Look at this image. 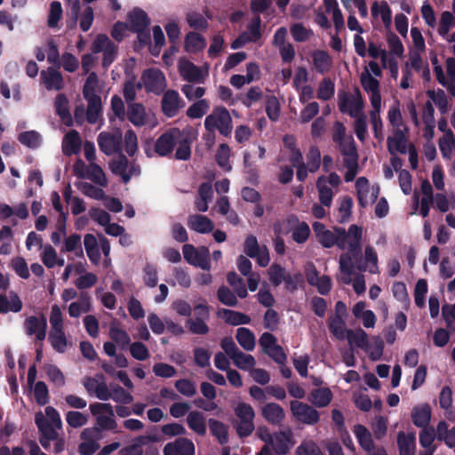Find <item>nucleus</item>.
Listing matches in <instances>:
<instances>
[{
	"label": "nucleus",
	"mask_w": 455,
	"mask_h": 455,
	"mask_svg": "<svg viewBox=\"0 0 455 455\" xmlns=\"http://www.w3.org/2000/svg\"><path fill=\"white\" fill-rule=\"evenodd\" d=\"M236 340L246 351H252L255 347V336L253 332L245 327H240L236 331Z\"/></svg>",
	"instance_id": "44"
},
{
	"label": "nucleus",
	"mask_w": 455,
	"mask_h": 455,
	"mask_svg": "<svg viewBox=\"0 0 455 455\" xmlns=\"http://www.w3.org/2000/svg\"><path fill=\"white\" fill-rule=\"evenodd\" d=\"M197 137L196 131L191 126L179 130V138L176 140L175 158L186 161L191 156V145Z\"/></svg>",
	"instance_id": "10"
},
{
	"label": "nucleus",
	"mask_w": 455,
	"mask_h": 455,
	"mask_svg": "<svg viewBox=\"0 0 455 455\" xmlns=\"http://www.w3.org/2000/svg\"><path fill=\"white\" fill-rule=\"evenodd\" d=\"M109 336L122 349H124L131 343L129 334L124 330L116 326L115 323L110 325Z\"/></svg>",
	"instance_id": "51"
},
{
	"label": "nucleus",
	"mask_w": 455,
	"mask_h": 455,
	"mask_svg": "<svg viewBox=\"0 0 455 455\" xmlns=\"http://www.w3.org/2000/svg\"><path fill=\"white\" fill-rule=\"evenodd\" d=\"M427 95L431 101L438 108L441 113L444 114L448 111L449 103L444 92L441 89L428 90Z\"/></svg>",
	"instance_id": "52"
},
{
	"label": "nucleus",
	"mask_w": 455,
	"mask_h": 455,
	"mask_svg": "<svg viewBox=\"0 0 455 455\" xmlns=\"http://www.w3.org/2000/svg\"><path fill=\"white\" fill-rule=\"evenodd\" d=\"M444 82L439 83L445 87L451 95L455 96V57H448L445 60Z\"/></svg>",
	"instance_id": "38"
},
{
	"label": "nucleus",
	"mask_w": 455,
	"mask_h": 455,
	"mask_svg": "<svg viewBox=\"0 0 455 455\" xmlns=\"http://www.w3.org/2000/svg\"><path fill=\"white\" fill-rule=\"evenodd\" d=\"M371 15L374 20H380L387 29H390L392 25V12L386 1H375L371 8Z\"/></svg>",
	"instance_id": "25"
},
{
	"label": "nucleus",
	"mask_w": 455,
	"mask_h": 455,
	"mask_svg": "<svg viewBox=\"0 0 455 455\" xmlns=\"http://www.w3.org/2000/svg\"><path fill=\"white\" fill-rule=\"evenodd\" d=\"M353 431L362 449L370 455H375L376 446L369 429L362 424H356L354 426Z\"/></svg>",
	"instance_id": "22"
},
{
	"label": "nucleus",
	"mask_w": 455,
	"mask_h": 455,
	"mask_svg": "<svg viewBox=\"0 0 455 455\" xmlns=\"http://www.w3.org/2000/svg\"><path fill=\"white\" fill-rule=\"evenodd\" d=\"M18 140L28 148H36L40 146L42 138L37 132L28 131L20 133L18 137Z\"/></svg>",
	"instance_id": "60"
},
{
	"label": "nucleus",
	"mask_w": 455,
	"mask_h": 455,
	"mask_svg": "<svg viewBox=\"0 0 455 455\" xmlns=\"http://www.w3.org/2000/svg\"><path fill=\"white\" fill-rule=\"evenodd\" d=\"M187 423L188 427L198 435L204 436L206 435V423L202 412L197 411L189 412L187 417Z\"/></svg>",
	"instance_id": "34"
},
{
	"label": "nucleus",
	"mask_w": 455,
	"mask_h": 455,
	"mask_svg": "<svg viewBox=\"0 0 455 455\" xmlns=\"http://www.w3.org/2000/svg\"><path fill=\"white\" fill-rule=\"evenodd\" d=\"M35 423L41 434L39 442L44 449H47L50 445V441L58 439V433L41 412L36 414Z\"/></svg>",
	"instance_id": "18"
},
{
	"label": "nucleus",
	"mask_w": 455,
	"mask_h": 455,
	"mask_svg": "<svg viewBox=\"0 0 455 455\" xmlns=\"http://www.w3.org/2000/svg\"><path fill=\"white\" fill-rule=\"evenodd\" d=\"M438 147L443 158L451 160L455 152V135H442L438 139Z\"/></svg>",
	"instance_id": "43"
},
{
	"label": "nucleus",
	"mask_w": 455,
	"mask_h": 455,
	"mask_svg": "<svg viewBox=\"0 0 455 455\" xmlns=\"http://www.w3.org/2000/svg\"><path fill=\"white\" fill-rule=\"evenodd\" d=\"M182 251L184 259L188 263L204 270H210L211 263L207 248L202 247L200 250H196L192 244L187 243L183 245Z\"/></svg>",
	"instance_id": "13"
},
{
	"label": "nucleus",
	"mask_w": 455,
	"mask_h": 455,
	"mask_svg": "<svg viewBox=\"0 0 455 455\" xmlns=\"http://www.w3.org/2000/svg\"><path fill=\"white\" fill-rule=\"evenodd\" d=\"M291 34L296 42H305L309 40L314 35L310 28L304 26L302 23H294L291 26Z\"/></svg>",
	"instance_id": "57"
},
{
	"label": "nucleus",
	"mask_w": 455,
	"mask_h": 455,
	"mask_svg": "<svg viewBox=\"0 0 455 455\" xmlns=\"http://www.w3.org/2000/svg\"><path fill=\"white\" fill-rule=\"evenodd\" d=\"M204 127L210 132L218 131L223 136H229L233 130L232 117L224 107H217L204 119Z\"/></svg>",
	"instance_id": "5"
},
{
	"label": "nucleus",
	"mask_w": 455,
	"mask_h": 455,
	"mask_svg": "<svg viewBox=\"0 0 455 455\" xmlns=\"http://www.w3.org/2000/svg\"><path fill=\"white\" fill-rule=\"evenodd\" d=\"M11 300L4 293L0 294V314H6L9 311L18 313L22 309V301L17 293L10 292Z\"/></svg>",
	"instance_id": "33"
},
{
	"label": "nucleus",
	"mask_w": 455,
	"mask_h": 455,
	"mask_svg": "<svg viewBox=\"0 0 455 455\" xmlns=\"http://www.w3.org/2000/svg\"><path fill=\"white\" fill-rule=\"evenodd\" d=\"M62 6L58 1H52L50 4L47 24L50 28H57L59 21L62 18Z\"/></svg>",
	"instance_id": "62"
},
{
	"label": "nucleus",
	"mask_w": 455,
	"mask_h": 455,
	"mask_svg": "<svg viewBox=\"0 0 455 455\" xmlns=\"http://www.w3.org/2000/svg\"><path fill=\"white\" fill-rule=\"evenodd\" d=\"M48 339L55 351L65 353L68 347V340L64 330L51 331Z\"/></svg>",
	"instance_id": "47"
},
{
	"label": "nucleus",
	"mask_w": 455,
	"mask_h": 455,
	"mask_svg": "<svg viewBox=\"0 0 455 455\" xmlns=\"http://www.w3.org/2000/svg\"><path fill=\"white\" fill-rule=\"evenodd\" d=\"M91 49L94 53L103 52L102 65L104 68L108 67L113 62L116 54L115 44L105 35L97 36L92 44Z\"/></svg>",
	"instance_id": "15"
},
{
	"label": "nucleus",
	"mask_w": 455,
	"mask_h": 455,
	"mask_svg": "<svg viewBox=\"0 0 455 455\" xmlns=\"http://www.w3.org/2000/svg\"><path fill=\"white\" fill-rule=\"evenodd\" d=\"M206 46L205 39L199 34L190 32L186 36L185 47L188 52H196Z\"/></svg>",
	"instance_id": "50"
},
{
	"label": "nucleus",
	"mask_w": 455,
	"mask_h": 455,
	"mask_svg": "<svg viewBox=\"0 0 455 455\" xmlns=\"http://www.w3.org/2000/svg\"><path fill=\"white\" fill-rule=\"evenodd\" d=\"M0 215L2 218L14 217L25 220L28 216V210L24 203H20L13 208L5 204H0Z\"/></svg>",
	"instance_id": "39"
},
{
	"label": "nucleus",
	"mask_w": 455,
	"mask_h": 455,
	"mask_svg": "<svg viewBox=\"0 0 455 455\" xmlns=\"http://www.w3.org/2000/svg\"><path fill=\"white\" fill-rule=\"evenodd\" d=\"M347 339L351 345H355L359 348L368 350L369 339L367 333L361 328L355 331L347 330Z\"/></svg>",
	"instance_id": "46"
},
{
	"label": "nucleus",
	"mask_w": 455,
	"mask_h": 455,
	"mask_svg": "<svg viewBox=\"0 0 455 455\" xmlns=\"http://www.w3.org/2000/svg\"><path fill=\"white\" fill-rule=\"evenodd\" d=\"M311 396L314 405L318 408H323L331 402L332 393L329 387H322L314 389L311 392Z\"/></svg>",
	"instance_id": "48"
},
{
	"label": "nucleus",
	"mask_w": 455,
	"mask_h": 455,
	"mask_svg": "<svg viewBox=\"0 0 455 455\" xmlns=\"http://www.w3.org/2000/svg\"><path fill=\"white\" fill-rule=\"evenodd\" d=\"M44 323H47L46 318L42 315L38 318L36 315L28 316L24 322V327L28 335L32 336L41 330Z\"/></svg>",
	"instance_id": "64"
},
{
	"label": "nucleus",
	"mask_w": 455,
	"mask_h": 455,
	"mask_svg": "<svg viewBox=\"0 0 455 455\" xmlns=\"http://www.w3.org/2000/svg\"><path fill=\"white\" fill-rule=\"evenodd\" d=\"M156 435H140L136 437L132 443L124 447L120 451L121 455H142L143 446L148 445L149 443L157 442Z\"/></svg>",
	"instance_id": "27"
},
{
	"label": "nucleus",
	"mask_w": 455,
	"mask_h": 455,
	"mask_svg": "<svg viewBox=\"0 0 455 455\" xmlns=\"http://www.w3.org/2000/svg\"><path fill=\"white\" fill-rule=\"evenodd\" d=\"M178 128H172L161 135L155 143V151L157 155L164 156L172 153L179 138Z\"/></svg>",
	"instance_id": "19"
},
{
	"label": "nucleus",
	"mask_w": 455,
	"mask_h": 455,
	"mask_svg": "<svg viewBox=\"0 0 455 455\" xmlns=\"http://www.w3.org/2000/svg\"><path fill=\"white\" fill-rule=\"evenodd\" d=\"M40 77L42 84L47 90L60 91L64 87V79L61 73L53 68L43 70Z\"/></svg>",
	"instance_id": "23"
},
{
	"label": "nucleus",
	"mask_w": 455,
	"mask_h": 455,
	"mask_svg": "<svg viewBox=\"0 0 455 455\" xmlns=\"http://www.w3.org/2000/svg\"><path fill=\"white\" fill-rule=\"evenodd\" d=\"M198 198L196 201V206L200 212H206L208 210V204L212 202L213 197V191L210 183H203L198 190Z\"/></svg>",
	"instance_id": "40"
},
{
	"label": "nucleus",
	"mask_w": 455,
	"mask_h": 455,
	"mask_svg": "<svg viewBox=\"0 0 455 455\" xmlns=\"http://www.w3.org/2000/svg\"><path fill=\"white\" fill-rule=\"evenodd\" d=\"M82 140L79 133L75 131H69L63 138L62 151L66 156L78 154L81 150Z\"/></svg>",
	"instance_id": "28"
},
{
	"label": "nucleus",
	"mask_w": 455,
	"mask_h": 455,
	"mask_svg": "<svg viewBox=\"0 0 455 455\" xmlns=\"http://www.w3.org/2000/svg\"><path fill=\"white\" fill-rule=\"evenodd\" d=\"M339 108L343 114L351 117H358L365 115L364 100L361 92L356 89L353 92H344L339 95Z\"/></svg>",
	"instance_id": "7"
},
{
	"label": "nucleus",
	"mask_w": 455,
	"mask_h": 455,
	"mask_svg": "<svg viewBox=\"0 0 455 455\" xmlns=\"http://www.w3.org/2000/svg\"><path fill=\"white\" fill-rule=\"evenodd\" d=\"M312 61L315 69L321 74L329 72L332 66L331 56L323 50H316L312 52Z\"/></svg>",
	"instance_id": "31"
},
{
	"label": "nucleus",
	"mask_w": 455,
	"mask_h": 455,
	"mask_svg": "<svg viewBox=\"0 0 455 455\" xmlns=\"http://www.w3.org/2000/svg\"><path fill=\"white\" fill-rule=\"evenodd\" d=\"M100 149L106 155H113L120 148L122 132L119 130L114 132H102L98 136Z\"/></svg>",
	"instance_id": "16"
},
{
	"label": "nucleus",
	"mask_w": 455,
	"mask_h": 455,
	"mask_svg": "<svg viewBox=\"0 0 455 455\" xmlns=\"http://www.w3.org/2000/svg\"><path fill=\"white\" fill-rule=\"evenodd\" d=\"M182 106L181 100L176 91L169 90L164 94L162 98V109L167 116H174Z\"/></svg>",
	"instance_id": "24"
},
{
	"label": "nucleus",
	"mask_w": 455,
	"mask_h": 455,
	"mask_svg": "<svg viewBox=\"0 0 455 455\" xmlns=\"http://www.w3.org/2000/svg\"><path fill=\"white\" fill-rule=\"evenodd\" d=\"M217 297L220 303L228 307H235L238 304L235 294L225 285L218 289Z\"/></svg>",
	"instance_id": "63"
},
{
	"label": "nucleus",
	"mask_w": 455,
	"mask_h": 455,
	"mask_svg": "<svg viewBox=\"0 0 455 455\" xmlns=\"http://www.w3.org/2000/svg\"><path fill=\"white\" fill-rule=\"evenodd\" d=\"M357 198L361 206L371 204L378 198L379 188L378 185H371L364 177H360L355 181Z\"/></svg>",
	"instance_id": "14"
},
{
	"label": "nucleus",
	"mask_w": 455,
	"mask_h": 455,
	"mask_svg": "<svg viewBox=\"0 0 455 455\" xmlns=\"http://www.w3.org/2000/svg\"><path fill=\"white\" fill-rule=\"evenodd\" d=\"M334 92V83L329 77H325L318 84L317 98L321 100H329L333 97Z\"/></svg>",
	"instance_id": "58"
},
{
	"label": "nucleus",
	"mask_w": 455,
	"mask_h": 455,
	"mask_svg": "<svg viewBox=\"0 0 455 455\" xmlns=\"http://www.w3.org/2000/svg\"><path fill=\"white\" fill-rule=\"evenodd\" d=\"M387 118L391 130L409 128L404 123L399 101H395L389 107L387 113Z\"/></svg>",
	"instance_id": "32"
},
{
	"label": "nucleus",
	"mask_w": 455,
	"mask_h": 455,
	"mask_svg": "<svg viewBox=\"0 0 455 455\" xmlns=\"http://www.w3.org/2000/svg\"><path fill=\"white\" fill-rule=\"evenodd\" d=\"M128 118L136 126H141L148 124H156V118L153 112L147 111L143 105L140 103H132L128 107Z\"/></svg>",
	"instance_id": "17"
},
{
	"label": "nucleus",
	"mask_w": 455,
	"mask_h": 455,
	"mask_svg": "<svg viewBox=\"0 0 455 455\" xmlns=\"http://www.w3.org/2000/svg\"><path fill=\"white\" fill-rule=\"evenodd\" d=\"M208 426L212 435L217 438L220 444L223 445L228 442V427L227 425L211 418L208 420Z\"/></svg>",
	"instance_id": "37"
},
{
	"label": "nucleus",
	"mask_w": 455,
	"mask_h": 455,
	"mask_svg": "<svg viewBox=\"0 0 455 455\" xmlns=\"http://www.w3.org/2000/svg\"><path fill=\"white\" fill-rule=\"evenodd\" d=\"M397 444L400 455H414L416 438L413 434L405 435L401 431L397 435Z\"/></svg>",
	"instance_id": "36"
},
{
	"label": "nucleus",
	"mask_w": 455,
	"mask_h": 455,
	"mask_svg": "<svg viewBox=\"0 0 455 455\" xmlns=\"http://www.w3.org/2000/svg\"><path fill=\"white\" fill-rule=\"evenodd\" d=\"M163 451L164 455H194L195 445L188 438L179 437L166 443Z\"/></svg>",
	"instance_id": "20"
},
{
	"label": "nucleus",
	"mask_w": 455,
	"mask_h": 455,
	"mask_svg": "<svg viewBox=\"0 0 455 455\" xmlns=\"http://www.w3.org/2000/svg\"><path fill=\"white\" fill-rule=\"evenodd\" d=\"M455 27V16L448 11L443 12L441 14L438 34L443 38L451 36L450 30Z\"/></svg>",
	"instance_id": "49"
},
{
	"label": "nucleus",
	"mask_w": 455,
	"mask_h": 455,
	"mask_svg": "<svg viewBox=\"0 0 455 455\" xmlns=\"http://www.w3.org/2000/svg\"><path fill=\"white\" fill-rule=\"evenodd\" d=\"M54 106L61 121L66 125L70 126L72 124V117L69 113L68 100L67 97L64 94H58L54 101Z\"/></svg>",
	"instance_id": "41"
},
{
	"label": "nucleus",
	"mask_w": 455,
	"mask_h": 455,
	"mask_svg": "<svg viewBox=\"0 0 455 455\" xmlns=\"http://www.w3.org/2000/svg\"><path fill=\"white\" fill-rule=\"evenodd\" d=\"M292 444L291 432L279 431L274 433L273 443H270V446L277 455H285L289 452Z\"/></svg>",
	"instance_id": "26"
},
{
	"label": "nucleus",
	"mask_w": 455,
	"mask_h": 455,
	"mask_svg": "<svg viewBox=\"0 0 455 455\" xmlns=\"http://www.w3.org/2000/svg\"><path fill=\"white\" fill-rule=\"evenodd\" d=\"M128 22L130 29L138 34L140 44H147L149 35L146 30L149 25V20L146 12L140 9H134L129 13Z\"/></svg>",
	"instance_id": "12"
},
{
	"label": "nucleus",
	"mask_w": 455,
	"mask_h": 455,
	"mask_svg": "<svg viewBox=\"0 0 455 455\" xmlns=\"http://www.w3.org/2000/svg\"><path fill=\"white\" fill-rule=\"evenodd\" d=\"M413 200L415 210H418L422 217H427L429 214L432 204L441 212L455 209V194L448 196L443 191L434 194L432 184L427 180L421 181L420 191L414 193Z\"/></svg>",
	"instance_id": "2"
},
{
	"label": "nucleus",
	"mask_w": 455,
	"mask_h": 455,
	"mask_svg": "<svg viewBox=\"0 0 455 455\" xmlns=\"http://www.w3.org/2000/svg\"><path fill=\"white\" fill-rule=\"evenodd\" d=\"M410 128L391 130L387 138V148L391 155V164L395 170L402 168V160L398 154H406L409 148L413 144L409 140Z\"/></svg>",
	"instance_id": "4"
},
{
	"label": "nucleus",
	"mask_w": 455,
	"mask_h": 455,
	"mask_svg": "<svg viewBox=\"0 0 455 455\" xmlns=\"http://www.w3.org/2000/svg\"><path fill=\"white\" fill-rule=\"evenodd\" d=\"M99 79L95 73L89 74L83 89L85 99L98 98Z\"/></svg>",
	"instance_id": "56"
},
{
	"label": "nucleus",
	"mask_w": 455,
	"mask_h": 455,
	"mask_svg": "<svg viewBox=\"0 0 455 455\" xmlns=\"http://www.w3.org/2000/svg\"><path fill=\"white\" fill-rule=\"evenodd\" d=\"M231 359L234 364L243 371L251 370L256 364V360L251 355L244 354L241 350L234 355Z\"/></svg>",
	"instance_id": "53"
},
{
	"label": "nucleus",
	"mask_w": 455,
	"mask_h": 455,
	"mask_svg": "<svg viewBox=\"0 0 455 455\" xmlns=\"http://www.w3.org/2000/svg\"><path fill=\"white\" fill-rule=\"evenodd\" d=\"M436 438L444 442L449 448L455 447V426L449 429L445 420H441L436 426Z\"/></svg>",
	"instance_id": "35"
},
{
	"label": "nucleus",
	"mask_w": 455,
	"mask_h": 455,
	"mask_svg": "<svg viewBox=\"0 0 455 455\" xmlns=\"http://www.w3.org/2000/svg\"><path fill=\"white\" fill-rule=\"evenodd\" d=\"M179 72L184 80L194 83H204L209 76V65L197 67L191 61L181 59L178 63Z\"/></svg>",
	"instance_id": "9"
},
{
	"label": "nucleus",
	"mask_w": 455,
	"mask_h": 455,
	"mask_svg": "<svg viewBox=\"0 0 455 455\" xmlns=\"http://www.w3.org/2000/svg\"><path fill=\"white\" fill-rule=\"evenodd\" d=\"M319 243L325 248L337 245L339 249L347 248L351 253L361 251L360 241L363 229H314Z\"/></svg>",
	"instance_id": "3"
},
{
	"label": "nucleus",
	"mask_w": 455,
	"mask_h": 455,
	"mask_svg": "<svg viewBox=\"0 0 455 455\" xmlns=\"http://www.w3.org/2000/svg\"><path fill=\"white\" fill-rule=\"evenodd\" d=\"M431 415V407L428 403L417 405L411 411L412 423L418 427L425 428L429 425Z\"/></svg>",
	"instance_id": "29"
},
{
	"label": "nucleus",
	"mask_w": 455,
	"mask_h": 455,
	"mask_svg": "<svg viewBox=\"0 0 455 455\" xmlns=\"http://www.w3.org/2000/svg\"><path fill=\"white\" fill-rule=\"evenodd\" d=\"M217 315L219 317H222L226 323L233 326L249 324L251 321L248 315L227 308L220 309Z\"/></svg>",
	"instance_id": "30"
},
{
	"label": "nucleus",
	"mask_w": 455,
	"mask_h": 455,
	"mask_svg": "<svg viewBox=\"0 0 455 455\" xmlns=\"http://www.w3.org/2000/svg\"><path fill=\"white\" fill-rule=\"evenodd\" d=\"M343 155L344 164L347 168L345 174L346 181H351L358 172V154L356 152L345 153Z\"/></svg>",
	"instance_id": "45"
},
{
	"label": "nucleus",
	"mask_w": 455,
	"mask_h": 455,
	"mask_svg": "<svg viewBox=\"0 0 455 455\" xmlns=\"http://www.w3.org/2000/svg\"><path fill=\"white\" fill-rule=\"evenodd\" d=\"M235 414L239 419V422L235 426L237 435L240 438L248 437L255 429V412L252 406L240 402L235 408Z\"/></svg>",
	"instance_id": "6"
},
{
	"label": "nucleus",
	"mask_w": 455,
	"mask_h": 455,
	"mask_svg": "<svg viewBox=\"0 0 455 455\" xmlns=\"http://www.w3.org/2000/svg\"><path fill=\"white\" fill-rule=\"evenodd\" d=\"M382 76V70L376 61H370L360 74V84L363 91L368 94L371 106L369 113L370 122L374 137L379 140H384L383 122L381 119L382 100L380 95V84L379 78Z\"/></svg>",
	"instance_id": "1"
},
{
	"label": "nucleus",
	"mask_w": 455,
	"mask_h": 455,
	"mask_svg": "<svg viewBox=\"0 0 455 455\" xmlns=\"http://www.w3.org/2000/svg\"><path fill=\"white\" fill-rule=\"evenodd\" d=\"M88 170L89 171L86 179L92 180L100 187H106L108 185V180L106 178L105 172L100 165H98L96 163L89 164Z\"/></svg>",
	"instance_id": "54"
},
{
	"label": "nucleus",
	"mask_w": 455,
	"mask_h": 455,
	"mask_svg": "<svg viewBox=\"0 0 455 455\" xmlns=\"http://www.w3.org/2000/svg\"><path fill=\"white\" fill-rule=\"evenodd\" d=\"M138 86L145 88L148 92L160 94L166 87V79L161 70L148 68L142 73Z\"/></svg>",
	"instance_id": "8"
},
{
	"label": "nucleus",
	"mask_w": 455,
	"mask_h": 455,
	"mask_svg": "<svg viewBox=\"0 0 455 455\" xmlns=\"http://www.w3.org/2000/svg\"><path fill=\"white\" fill-rule=\"evenodd\" d=\"M230 155L231 150L228 144L223 143L219 146L216 153V161L225 171L231 170V164L229 163Z\"/></svg>",
	"instance_id": "61"
},
{
	"label": "nucleus",
	"mask_w": 455,
	"mask_h": 455,
	"mask_svg": "<svg viewBox=\"0 0 455 455\" xmlns=\"http://www.w3.org/2000/svg\"><path fill=\"white\" fill-rule=\"evenodd\" d=\"M85 100L88 102L86 119L89 123L94 124L97 122L101 113V99L98 97Z\"/></svg>",
	"instance_id": "55"
},
{
	"label": "nucleus",
	"mask_w": 455,
	"mask_h": 455,
	"mask_svg": "<svg viewBox=\"0 0 455 455\" xmlns=\"http://www.w3.org/2000/svg\"><path fill=\"white\" fill-rule=\"evenodd\" d=\"M290 406L291 414L299 422L309 426L318 423L320 414L311 405L298 400H292L290 403Z\"/></svg>",
	"instance_id": "11"
},
{
	"label": "nucleus",
	"mask_w": 455,
	"mask_h": 455,
	"mask_svg": "<svg viewBox=\"0 0 455 455\" xmlns=\"http://www.w3.org/2000/svg\"><path fill=\"white\" fill-rule=\"evenodd\" d=\"M205 321L206 320L200 318V316H196L195 319L188 318L186 320V326L193 334L205 335L210 330Z\"/></svg>",
	"instance_id": "59"
},
{
	"label": "nucleus",
	"mask_w": 455,
	"mask_h": 455,
	"mask_svg": "<svg viewBox=\"0 0 455 455\" xmlns=\"http://www.w3.org/2000/svg\"><path fill=\"white\" fill-rule=\"evenodd\" d=\"M261 415L267 422L274 426H281L285 419L283 407L276 403H267L261 409Z\"/></svg>",
	"instance_id": "21"
},
{
	"label": "nucleus",
	"mask_w": 455,
	"mask_h": 455,
	"mask_svg": "<svg viewBox=\"0 0 455 455\" xmlns=\"http://www.w3.org/2000/svg\"><path fill=\"white\" fill-rule=\"evenodd\" d=\"M316 187L321 204L330 207L333 198V191L332 188L327 185V180L324 176L318 178Z\"/></svg>",
	"instance_id": "42"
}]
</instances>
